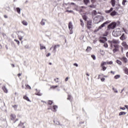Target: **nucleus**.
I'll use <instances>...</instances> for the list:
<instances>
[{"label":"nucleus","instance_id":"9d476101","mask_svg":"<svg viewBox=\"0 0 128 128\" xmlns=\"http://www.w3.org/2000/svg\"><path fill=\"white\" fill-rule=\"evenodd\" d=\"M16 114H11L10 116V118L12 120H16Z\"/></svg>","mask_w":128,"mask_h":128},{"label":"nucleus","instance_id":"423d86ee","mask_svg":"<svg viewBox=\"0 0 128 128\" xmlns=\"http://www.w3.org/2000/svg\"><path fill=\"white\" fill-rule=\"evenodd\" d=\"M108 24V22H104V24H101L97 30H95V32H98L100 30H102V28H104V26H106V25Z\"/></svg>","mask_w":128,"mask_h":128},{"label":"nucleus","instance_id":"c9c22d12","mask_svg":"<svg viewBox=\"0 0 128 128\" xmlns=\"http://www.w3.org/2000/svg\"><path fill=\"white\" fill-rule=\"evenodd\" d=\"M14 42H16L18 46H20V41L16 39H15Z\"/></svg>","mask_w":128,"mask_h":128},{"label":"nucleus","instance_id":"79ce46f5","mask_svg":"<svg viewBox=\"0 0 128 128\" xmlns=\"http://www.w3.org/2000/svg\"><path fill=\"white\" fill-rule=\"evenodd\" d=\"M26 88H28V90H31L32 89V88L30 87V86L29 85H26Z\"/></svg>","mask_w":128,"mask_h":128},{"label":"nucleus","instance_id":"ea45409f","mask_svg":"<svg viewBox=\"0 0 128 128\" xmlns=\"http://www.w3.org/2000/svg\"><path fill=\"white\" fill-rule=\"evenodd\" d=\"M92 58L94 60H96V56H94V54H92Z\"/></svg>","mask_w":128,"mask_h":128},{"label":"nucleus","instance_id":"f704fd0d","mask_svg":"<svg viewBox=\"0 0 128 128\" xmlns=\"http://www.w3.org/2000/svg\"><path fill=\"white\" fill-rule=\"evenodd\" d=\"M16 11L18 12V14H20V8H16Z\"/></svg>","mask_w":128,"mask_h":128},{"label":"nucleus","instance_id":"412c9836","mask_svg":"<svg viewBox=\"0 0 128 128\" xmlns=\"http://www.w3.org/2000/svg\"><path fill=\"white\" fill-rule=\"evenodd\" d=\"M22 24H24V26H28V22L26 21V20H23L22 22Z\"/></svg>","mask_w":128,"mask_h":128},{"label":"nucleus","instance_id":"1a4fd4ad","mask_svg":"<svg viewBox=\"0 0 128 128\" xmlns=\"http://www.w3.org/2000/svg\"><path fill=\"white\" fill-rule=\"evenodd\" d=\"M120 60H122V62H124L125 64H126V62H128V58H126V57H122L120 58Z\"/></svg>","mask_w":128,"mask_h":128},{"label":"nucleus","instance_id":"c85d7f7f","mask_svg":"<svg viewBox=\"0 0 128 128\" xmlns=\"http://www.w3.org/2000/svg\"><path fill=\"white\" fill-rule=\"evenodd\" d=\"M24 100H28V102H30V99L28 98V97L26 96H24Z\"/></svg>","mask_w":128,"mask_h":128},{"label":"nucleus","instance_id":"37998d69","mask_svg":"<svg viewBox=\"0 0 128 128\" xmlns=\"http://www.w3.org/2000/svg\"><path fill=\"white\" fill-rule=\"evenodd\" d=\"M48 104H50V106L51 104H52V100H49V101L48 102Z\"/></svg>","mask_w":128,"mask_h":128},{"label":"nucleus","instance_id":"473e14b6","mask_svg":"<svg viewBox=\"0 0 128 128\" xmlns=\"http://www.w3.org/2000/svg\"><path fill=\"white\" fill-rule=\"evenodd\" d=\"M112 90H114V92H116V94H118V90L114 88H112Z\"/></svg>","mask_w":128,"mask_h":128},{"label":"nucleus","instance_id":"58836bf2","mask_svg":"<svg viewBox=\"0 0 128 128\" xmlns=\"http://www.w3.org/2000/svg\"><path fill=\"white\" fill-rule=\"evenodd\" d=\"M126 0H123L122 2V4L123 6H126Z\"/></svg>","mask_w":128,"mask_h":128},{"label":"nucleus","instance_id":"f03ea898","mask_svg":"<svg viewBox=\"0 0 128 128\" xmlns=\"http://www.w3.org/2000/svg\"><path fill=\"white\" fill-rule=\"evenodd\" d=\"M104 20V17L102 16H97L94 19V24H98Z\"/></svg>","mask_w":128,"mask_h":128},{"label":"nucleus","instance_id":"4c0bfd02","mask_svg":"<svg viewBox=\"0 0 128 128\" xmlns=\"http://www.w3.org/2000/svg\"><path fill=\"white\" fill-rule=\"evenodd\" d=\"M58 80H59L58 78H54V80L55 82L58 83V82H59Z\"/></svg>","mask_w":128,"mask_h":128},{"label":"nucleus","instance_id":"c756f323","mask_svg":"<svg viewBox=\"0 0 128 128\" xmlns=\"http://www.w3.org/2000/svg\"><path fill=\"white\" fill-rule=\"evenodd\" d=\"M53 110H54V112H56V110H58V106H53Z\"/></svg>","mask_w":128,"mask_h":128},{"label":"nucleus","instance_id":"338daca9","mask_svg":"<svg viewBox=\"0 0 128 128\" xmlns=\"http://www.w3.org/2000/svg\"><path fill=\"white\" fill-rule=\"evenodd\" d=\"M126 56H127L128 58V52H127L126 54Z\"/></svg>","mask_w":128,"mask_h":128},{"label":"nucleus","instance_id":"c03bdc74","mask_svg":"<svg viewBox=\"0 0 128 128\" xmlns=\"http://www.w3.org/2000/svg\"><path fill=\"white\" fill-rule=\"evenodd\" d=\"M58 88V86H51L52 88Z\"/></svg>","mask_w":128,"mask_h":128},{"label":"nucleus","instance_id":"09e8293b","mask_svg":"<svg viewBox=\"0 0 128 128\" xmlns=\"http://www.w3.org/2000/svg\"><path fill=\"white\" fill-rule=\"evenodd\" d=\"M66 12H74L73 10H66Z\"/></svg>","mask_w":128,"mask_h":128},{"label":"nucleus","instance_id":"dca6fc26","mask_svg":"<svg viewBox=\"0 0 128 128\" xmlns=\"http://www.w3.org/2000/svg\"><path fill=\"white\" fill-rule=\"evenodd\" d=\"M92 48L90 46H88L87 48L86 49V51L87 52H90V50H92Z\"/></svg>","mask_w":128,"mask_h":128},{"label":"nucleus","instance_id":"aec40b11","mask_svg":"<svg viewBox=\"0 0 128 128\" xmlns=\"http://www.w3.org/2000/svg\"><path fill=\"white\" fill-rule=\"evenodd\" d=\"M57 48H60V45H55L54 46H52L50 48V50H52V48H55L56 50Z\"/></svg>","mask_w":128,"mask_h":128},{"label":"nucleus","instance_id":"39448f33","mask_svg":"<svg viewBox=\"0 0 128 128\" xmlns=\"http://www.w3.org/2000/svg\"><path fill=\"white\" fill-rule=\"evenodd\" d=\"M111 44V47L112 48L114 46L120 44V41H118V40H113L112 41L110 42Z\"/></svg>","mask_w":128,"mask_h":128},{"label":"nucleus","instance_id":"a19ab883","mask_svg":"<svg viewBox=\"0 0 128 128\" xmlns=\"http://www.w3.org/2000/svg\"><path fill=\"white\" fill-rule=\"evenodd\" d=\"M104 48H108V45L106 43H104Z\"/></svg>","mask_w":128,"mask_h":128},{"label":"nucleus","instance_id":"680f3d73","mask_svg":"<svg viewBox=\"0 0 128 128\" xmlns=\"http://www.w3.org/2000/svg\"><path fill=\"white\" fill-rule=\"evenodd\" d=\"M4 18H8V16H6V15H4Z\"/></svg>","mask_w":128,"mask_h":128},{"label":"nucleus","instance_id":"052dcab7","mask_svg":"<svg viewBox=\"0 0 128 128\" xmlns=\"http://www.w3.org/2000/svg\"><path fill=\"white\" fill-rule=\"evenodd\" d=\"M124 106H125V108H126L127 110H128V105H125Z\"/></svg>","mask_w":128,"mask_h":128},{"label":"nucleus","instance_id":"f3484780","mask_svg":"<svg viewBox=\"0 0 128 128\" xmlns=\"http://www.w3.org/2000/svg\"><path fill=\"white\" fill-rule=\"evenodd\" d=\"M114 10V8H112L110 10H106L105 11L106 14H110L111 12H112Z\"/></svg>","mask_w":128,"mask_h":128},{"label":"nucleus","instance_id":"5fc2aeb1","mask_svg":"<svg viewBox=\"0 0 128 128\" xmlns=\"http://www.w3.org/2000/svg\"><path fill=\"white\" fill-rule=\"evenodd\" d=\"M80 24H81L82 26H84V22H81Z\"/></svg>","mask_w":128,"mask_h":128},{"label":"nucleus","instance_id":"2eb2a0df","mask_svg":"<svg viewBox=\"0 0 128 128\" xmlns=\"http://www.w3.org/2000/svg\"><path fill=\"white\" fill-rule=\"evenodd\" d=\"M46 20L42 19L40 23L41 26H44L46 24Z\"/></svg>","mask_w":128,"mask_h":128},{"label":"nucleus","instance_id":"864d4df0","mask_svg":"<svg viewBox=\"0 0 128 128\" xmlns=\"http://www.w3.org/2000/svg\"><path fill=\"white\" fill-rule=\"evenodd\" d=\"M74 66H76V67L78 66V64H76V63L74 64Z\"/></svg>","mask_w":128,"mask_h":128},{"label":"nucleus","instance_id":"3c124183","mask_svg":"<svg viewBox=\"0 0 128 128\" xmlns=\"http://www.w3.org/2000/svg\"><path fill=\"white\" fill-rule=\"evenodd\" d=\"M70 30V34H73V32H74L72 31V30Z\"/></svg>","mask_w":128,"mask_h":128},{"label":"nucleus","instance_id":"69168bd1","mask_svg":"<svg viewBox=\"0 0 128 128\" xmlns=\"http://www.w3.org/2000/svg\"><path fill=\"white\" fill-rule=\"evenodd\" d=\"M110 74H114V72L111 71Z\"/></svg>","mask_w":128,"mask_h":128},{"label":"nucleus","instance_id":"9b49d317","mask_svg":"<svg viewBox=\"0 0 128 128\" xmlns=\"http://www.w3.org/2000/svg\"><path fill=\"white\" fill-rule=\"evenodd\" d=\"M114 48H115L113 50V52H118V45H114Z\"/></svg>","mask_w":128,"mask_h":128},{"label":"nucleus","instance_id":"13d9d810","mask_svg":"<svg viewBox=\"0 0 128 128\" xmlns=\"http://www.w3.org/2000/svg\"><path fill=\"white\" fill-rule=\"evenodd\" d=\"M105 80H106V78H102L101 82H104Z\"/></svg>","mask_w":128,"mask_h":128},{"label":"nucleus","instance_id":"b1692460","mask_svg":"<svg viewBox=\"0 0 128 128\" xmlns=\"http://www.w3.org/2000/svg\"><path fill=\"white\" fill-rule=\"evenodd\" d=\"M46 46H44V45L40 44V50H46Z\"/></svg>","mask_w":128,"mask_h":128},{"label":"nucleus","instance_id":"e433bc0d","mask_svg":"<svg viewBox=\"0 0 128 128\" xmlns=\"http://www.w3.org/2000/svg\"><path fill=\"white\" fill-rule=\"evenodd\" d=\"M53 50H52V52L53 54H56V49L54 48H52Z\"/></svg>","mask_w":128,"mask_h":128},{"label":"nucleus","instance_id":"393cba45","mask_svg":"<svg viewBox=\"0 0 128 128\" xmlns=\"http://www.w3.org/2000/svg\"><path fill=\"white\" fill-rule=\"evenodd\" d=\"M111 2H112V6H114L116 5V0H112Z\"/></svg>","mask_w":128,"mask_h":128},{"label":"nucleus","instance_id":"5701e85b","mask_svg":"<svg viewBox=\"0 0 128 128\" xmlns=\"http://www.w3.org/2000/svg\"><path fill=\"white\" fill-rule=\"evenodd\" d=\"M2 90L4 92H6V94H8V89L6 88V86H4L2 88Z\"/></svg>","mask_w":128,"mask_h":128},{"label":"nucleus","instance_id":"ddd939ff","mask_svg":"<svg viewBox=\"0 0 128 128\" xmlns=\"http://www.w3.org/2000/svg\"><path fill=\"white\" fill-rule=\"evenodd\" d=\"M126 38L124 34H122V36L120 37V40H124Z\"/></svg>","mask_w":128,"mask_h":128},{"label":"nucleus","instance_id":"20e7f679","mask_svg":"<svg viewBox=\"0 0 128 128\" xmlns=\"http://www.w3.org/2000/svg\"><path fill=\"white\" fill-rule=\"evenodd\" d=\"M116 26V23L113 22L110 24L108 26V30H114Z\"/></svg>","mask_w":128,"mask_h":128},{"label":"nucleus","instance_id":"a211bd4d","mask_svg":"<svg viewBox=\"0 0 128 128\" xmlns=\"http://www.w3.org/2000/svg\"><path fill=\"white\" fill-rule=\"evenodd\" d=\"M36 94L37 96H42V94L40 92V91L38 90V89H36Z\"/></svg>","mask_w":128,"mask_h":128},{"label":"nucleus","instance_id":"6e6d98bb","mask_svg":"<svg viewBox=\"0 0 128 128\" xmlns=\"http://www.w3.org/2000/svg\"><path fill=\"white\" fill-rule=\"evenodd\" d=\"M50 56V53H48V54H46V56L48 57V56Z\"/></svg>","mask_w":128,"mask_h":128},{"label":"nucleus","instance_id":"603ef678","mask_svg":"<svg viewBox=\"0 0 128 128\" xmlns=\"http://www.w3.org/2000/svg\"><path fill=\"white\" fill-rule=\"evenodd\" d=\"M90 6V8H94V5H91V6Z\"/></svg>","mask_w":128,"mask_h":128},{"label":"nucleus","instance_id":"4d7b16f0","mask_svg":"<svg viewBox=\"0 0 128 128\" xmlns=\"http://www.w3.org/2000/svg\"><path fill=\"white\" fill-rule=\"evenodd\" d=\"M68 77H66L65 79V82H68Z\"/></svg>","mask_w":128,"mask_h":128},{"label":"nucleus","instance_id":"f8f14e48","mask_svg":"<svg viewBox=\"0 0 128 128\" xmlns=\"http://www.w3.org/2000/svg\"><path fill=\"white\" fill-rule=\"evenodd\" d=\"M68 28L69 30H72L74 28V26L72 25V22H70L68 24Z\"/></svg>","mask_w":128,"mask_h":128},{"label":"nucleus","instance_id":"a18cd8bd","mask_svg":"<svg viewBox=\"0 0 128 128\" xmlns=\"http://www.w3.org/2000/svg\"><path fill=\"white\" fill-rule=\"evenodd\" d=\"M108 64H112V61L107 62Z\"/></svg>","mask_w":128,"mask_h":128},{"label":"nucleus","instance_id":"774afa93","mask_svg":"<svg viewBox=\"0 0 128 128\" xmlns=\"http://www.w3.org/2000/svg\"><path fill=\"white\" fill-rule=\"evenodd\" d=\"M80 22L81 23H82V22H82V19H80Z\"/></svg>","mask_w":128,"mask_h":128},{"label":"nucleus","instance_id":"49530a36","mask_svg":"<svg viewBox=\"0 0 128 128\" xmlns=\"http://www.w3.org/2000/svg\"><path fill=\"white\" fill-rule=\"evenodd\" d=\"M70 98H72V96L68 95L67 100H70Z\"/></svg>","mask_w":128,"mask_h":128},{"label":"nucleus","instance_id":"f257e3e1","mask_svg":"<svg viewBox=\"0 0 128 128\" xmlns=\"http://www.w3.org/2000/svg\"><path fill=\"white\" fill-rule=\"evenodd\" d=\"M124 32L126 33V32L124 28H122V30H120V28H118L112 32V34L114 36H120L122 34V32Z\"/></svg>","mask_w":128,"mask_h":128},{"label":"nucleus","instance_id":"72a5a7b5","mask_svg":"<svg viewBox=\"0 0 128 128\" xmlns=\"http://www.w3.org/2000/svg\"><path fill=\"white\" fill-rule=\"evenodd\" d=\"M116 62L118 63V64H120V66H121L122 64V62H120V60H116Z\"/></svg>","mask_w":128,"mask_h":128},{"label":"nucleus","instance_id":"de8ad7c7","mask_svg":"<svg viewBox=\"0 0 128 128\" xmlns=\"http://www.w3.org/2000/svg\"><path fill=\"white\" fill-rule=\"evenodd\" d=\"M13 108H14V110H16L18 108V105H14Z\"/></svg>","mask_w":128,"mask_h":128},{"label":"nucleus","instance_id":"6e6552de","mask_svg":"<svg viewBox=\"0 0 128 128\" xmlns=\"http://www.w3.org/2000/svg\"><path fill=\"white\" fill-rule=\"evenodd\" d=\"M99 40H100V42H101L102 44H104L106 42V40H108L106 39V37H102Z\"/></svg>","mask_w":128,"mask_h":128},{"label":"nucleus","instance_id":"0e129e2a","mask_svg":"<svg viewBox=\"0 0 128 128\" xmlns=\"http://www.w3.org/2000/svg\"><path fill=\"white\" fill-rule=\"evenodd\" d=\"M22 76V74H18V76Z\"/></svg>","mask_w":128,"mask_h":128},{"label":"nucleus","instance_id":"bb28decb","mask_svg":"<svg viewBox=\"0 0 128 128\" xmlns=\"http://www.w3.org/2000/svg\"><path fill=\"white\" fill-rule=\"evenodd\" d=\"M124 114H126V112H120L119 114V116H124Z\"/></svg>","mask_w":128,"mask_h":128},{"label":"nucleus","instance_id":"7c9ffc66","mask_svg":"<svg viewBox=\"0 0 128 128\" xmlns=\"http://www.w3.org/2000/svg\"><path fill=\"white\" fill-rule=\"evenodd\" d=\"M100 66L104 72V70H106V67L104 66Z\"/></svg>","mask_w":128,"mask_h":128},{"label":"nucleus","instance_id":"a878e982","mask_svg":"<svg viewBox=\"0 0 128 128\" xmlns=\"http://www.w3.org/2000/svg\"><path fill=\"white\" fill-rule=\"evenodd\" d=\"M120 78V75H116L114 76V78H115V80H118V78Z\"/></svg>","mask_w":128,"mask_h":128},{"label":"nucleus","instance_id":"0eeeda50","mask_svg":"<svg viewBox=\"0 0 128 128\" xmlns=\"http://www.w3.org/2000/svg\"><path fill=\"white\" fill-rule=\"evenodd\" d=\"M92 20H90L87 22V28L88 30H90V28H92Z\"/></svg>","mask_w":128,"mask_h":128},{"label":"nucleus","instance_id":"8fccbe9b","mask_svg":"<svg viewBox=\"0 0 128 128\" xmlns=\"http://www.w3.org/2000/svg\"><path fill=\"white\" fill-rule=\"evenodd\" d=\"M120 110H126V108H124H124L120 107Z\"/></svg>","mask_w":128,"mask_h":128},{"label":"nucleus","instance_id":"4468645a","mask_svg":"<svg viewBox=\"0 0 128 128\" xmlns=\"http://www.w3.org/2000/svg\"><path fill=\"white\" fill-rule=\"evenodd\" d=\"M122 46L125 48H128V44H126V42H124L122 43Z\"/></svg>","mask_w":128,"mask_h":128},{"label":"nucleus","instance_id":"cd10ccee","mask_svg":"<svg viewBox=\"0 0 128 128\" xmlns=\"http://www.w3.org/2000/svg\"><path fill=\"white\" fill-rule=\"evenodd\" d=\"M108 62H102L101 64H100V66H106Z\"/></svg>","mask_w":128,"mask_h":128},{"label":"nucleus","instance_id":"e2e57ef3","mask_svg":"<svg viewBox=\"0 0 128 128\" xmlns=\"http://www.w3.org/2000/svg\"><path fill=\"white\" fill-rule=\"evenodd\" d=\"M18 119H16V120L14 122V124L16 122H18Z\"/></svg>","mask_w":128,"mask_h":128},{"label":"nucleus","instance_id":"bf43d9fd","mask_svg":"<svg viewBox=\"0 0 128 128\" xmlns=\"http://www.w3.org/2000/svg\"><path fill=\"white\" fill-rule=\"evenodd\" d=\"M28 45H26V46H25V48H28Z\"/></svg>","mask_w":128,"mask_h":128},{"label":"nucleus","instance_id":"2f4dec72","mask_svg":"<svg viewBox=\"0 0 128 128\" xmlns=\"http://www.w3.org/2000/svg\"><path fill=\"white\" fill-rule=\"evenodd\" d=\"M85 4H88L90 2V0H84Z\"/></svg>","mask_w":128,"mask_h":128},{"label":"nucleus","instance_id":"4be33fe9","mask_svg":"<svg viewBox=\"0 0 128 128\" xmlns=\"http://www.w3.org/2000/svg\"><path fill=\"white\" fill-rule=\"evenodd\" d=\"M82 16L84 20H86L88 19V17L86 16V14H84Z\"/></svg>","mask_w":128,"mask_h":128},{"label":"nucleus","instance_id":"6ab92c4d","mask_svg":"<svg viewBox=\"0 0 128 128\" xmlns=\"http://www.w3.org/2000/svg\"><path fill=\"white\" fill-rule=\"evenodd\" d=\"M116 10H114L110 13V16H116Z\"/></svg>","mask_w":128,"mask_h":128},{"label":"nucleus","instance_id":"7ed1b4c3","mask_svg":"<svg viewBox=\"0 0 128 128\" xmlns=\"http://www.w3.org/2000/svg\"><path fill=\"white\" fill-rule=\"evenodd\" d=\"M17 35L18 36V38H19L20 40H22L24 36H26V33L22 31H18L17 32Z\"/></svg>","mask_w":128,"mask_h":128}]
</instances>
